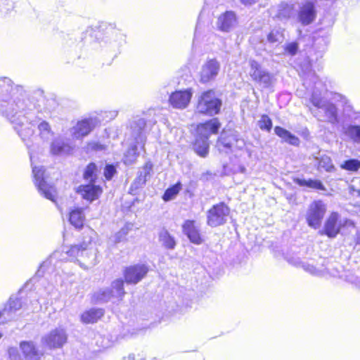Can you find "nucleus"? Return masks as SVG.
Segmentation results:
<instances>
[{"mask_svg": "<svg viewBox=\"0 0 360 360\" xmlns=\"http://www.w3.org/2000/svg\"><path fill=\"white\" fill-rule=\"evenodd\" d=\"M192 95L191 89L176 91L170 95L169 103L174 108L184 109L188 105Z\"/></svg>", "mask_w": 360, "mask_h": 360, "instance_id": "aec40b11", "label": "nucleus"}, {"mask_svg": "<svg viewBox=\"0 0 360 360\" xmlns=\"http://www.w3.org/2000/svg\"><path fill=\"white\" fill-rule=\"evenodd\" d=\"M180 190H181V184L177 183L175 185H174L173 186L167 188L165 191V192L162 196V199L165 201H169V200H172L179 193Z\"/></svg>", "mask_w": 360, "mask_h": 360, "instance_id": "79ce46f5", "label": "nucleus"}, {"mask_svg": "<svg viewBox=\"0 0 360 360\" xmlns=\"http://www.w3.org/2000/svg\"><path fill=\"white\" fill-rule=\"evenodd\" d=\"M221 106V101L212 91L203 92L199 97L196 112L200 114L213 116L218 114Z\"/></svg>", "mask_w": 360, "mask_h": 360, "instance_id": "6e6552de", "label": "nucleus"}, {"mask_svg": "<svg viewBox=\"0 0 360 360\" xmlns=\"http://www.w3.org/2000/svg\"><path fill=\"white\" fill-rule=\"evenodd\" d=\"M146 122L143 118H136L130 122L129 131L130 135L137 145H141V148H144L146 136L145 134V127Z\"/></svg>", "mask_w": 360, "mask_h": 360, "instance_id": "f3484780", "label": "nucleus"}, {"mask_svg": "<svg viewBox=\"0 0 360 360\" xmlns=\"http://www.w3.org/2000/svg\"><path fill=\"white\" fill-rule=\"evenodd\" d=\"M14 1L15 0H4V1H3L4 4L5 5V13L13 8Z\"/></svg>", "mask_w": 360, "mask_h": 360, "instance_id": "864d4df0", "label": "nucleus"}, {"mask_svg": "<svg viewBox=\"0 0 360 360\" xmlns=\"http://www.w3.org/2000/svg\"><path fill=\"white\" fill-rule=\"evenodd\" d=\"M8 355L10 360H21V357L18 353V350L15 347L8 349Z\"/></svg>", "mask_w": 360, "mask_h": 360, "instance_id": "603ef678", "label": "nucleus"}, {"mask_svg": "<svg viewBox=\"0 0 360 360\" xmlns=\"http://www.w3.org/2000/svg\"><path fill=\"white\" fill-rule=\"evenodd\" d=\"M318 167L319 169H323L328 172H331L335 170V167L332 162L331 158L327 155H323L319 158Z\"/></svg>", "mask_w": 360, "mask_h": 360, "instance_id": "ea45409f", "label": "nucleus"}, {"mask_svg": "<svg viewBox=\"0 0 360 360\" xmlns=\"http://www.w3.org/2000/svg\"><path fill=\"white\" fill-rule=\"evenodd\" d=\"M245 143L233 132L223 131L218 139L217 147L220 153H234L235 157L242 155Z\"/></svg>", "mask_w": 360, "mask_h": 360, "instance_id": "39448f33", "label": "nucleus"}, {"mask_svg": "<svg viewBox=\"0 0 360 360\" xmlns=\"http://www.w3.org/2000/svg\"><path fill=\"white\" fill-rule=\"evenodd\" d=\"M98 250L91 242V237L85 238L84 240L77 245H72L70 248H63V252L55 251L46 261L39 266L37 274L42 276L45 269L49 265H56L58 259H76L79 266L84 269H89L98 263L97 258Z\"/></svg>", "mask_w": 360, "mask_h": 360, "instance_id": "7ed1b4c3", "label": "nucleus"}, {"mask_svg": "<svg viewBox=\"0 0 360 360\" xmlns=\"http://www.w3.org/2000/svg\"><path fill=\"white\" fill-rule=\"evenodd\" d=\"M295 181L300 186H306L321 191H324L326 189L322 182L319 180L297 179Z\"/></svg>", "mask_w": 360, "mask_h": 360, "instance_id": "4c0bfd02", "label": "nucleus"}, {"mask_svg": "<svg viewBox=\"0 0 360 360\" xmlns=\"http://www.w3.org/2000/svg\"><path fill=\"white\" fill-rule=\"evenodd\" d=\"M338 97L340 98V101L344 104L343 111L347 115L350 116L351 112L353 111V107L349 103V100L345 96L338 94Z\"/></svg>", "mask_w": 360, "mask_h": 360, "instance_id": "09e8293b", "label": "nucleus"}, {"mask_svg": "<svg viewBox=\"0 0 360 360\" xmlns=\"http://www.w3.org/2000/svg\"><path fill=\"white\" fill-rule=\"evenodd\" d=\"M258 1L259 0H240V2L245 6H250L258 2Z\"/></svg>", "mask_w": 360, "mask_h": 360, "instance_id": "6e6d98bb", "label": "nucleus"}, {"mask_svg": "<svg viewBox=\"0 0 360 360\" xmlns=\"http://www.w3.org/2000/svg\"><path fill=\"white\" fill-rule=\"evenodd\" d=\"M89 146L92 149H94V150H98L100 148V145L96 143H91V144H89Z\"/></svg>", "mask_w": 360, "mask_h": 360, "instance_id": "4d7b16f0", "label": "nucleus"}, {"mask_svg": "<svg viewBox=\"0 0 360 360\" xmlns=\"http://www.w3.org/2000/svg\"><path fill=\"white\" fill-rule=\"evenodd\" d=\"M104 314V310L101 308H92L85 311L81 315V321L84 323H94L97 322Z\"/></svg>", "mask_w": 360, "mask_h": 360, "instance_id": "c85d7f7f", "label": "nucleus"}, {"mask_svg": "<svg viewBox=\"0 0 360 360\" xmlns=\"http://www.w3.org/2000/svg\"><path fill=\"white\" fill-rule=\"evenodd\" d=\"M221 124L218 119L213 118L205 123L200 124L197 127L196 136L209 140L210 135L218 133Z\"/></svg>", "mask_w": 360, "mask_h": 360, "instance_id": "5701e85b", "label": "nucleus"}, {"mask_svg": "<svg viewBox=\"0 0 360 360\" xmlns=\"http://www.w3.org/2000/svg\"><path fill=\"white\" fill-rule=\"evenodd\" d=\"M266 71L257 61H250V75L255 82L259 83Z\"/></svg>", "mask_w": 360, "mask_h": 360, "instance_id": "e433bc0d", "label": "nucleus"}, {"mask_svg": "<svg viewBox=\"0 0 360 360\" xmlns=\"http://www.w3.org/2000/svg\"><path fill=\"white\" fill-rule=\"evenodd\" d=\"M272 82L273 75L266 70L263 77H262L259 84L264 88H268L271 85Z\"/></svg>", "mask_w": 360, "mask_h": 360, "instance_id": "de8ad7c7", "label": "nucleus"}, {"mask_svg": "<svg viewBox=\"0 0 360 360\" xmlns=\"http://www.w3.org/2000/svg\"><path fill=\"white\" fill-rule=\"evenodd\" d=\"M128 359L129 360H134V354H129L128 356Z\"/></svg>", "mask_w": 360, "mask_h": 360, "instance_id": "e2e57ef3", "label": "nucleus"}, {"mask_svg": "<svg viewBox=\"0 0 360 360\" xmlns=\"http://www.w3.org/2000/svg\"><path fill=\"white\" fill-rule=\"evenodd\" d=\"M20 316H25L22 300L18 297H11L4 308L0 311V324L15 320Z\"/></svg>", "mask_w": 360, "mask_h": 360, "instance_id": "ddd939ff", "label": "nucleus"}, {"mask_svg": "<svg viewBox=\"0 0 360 360\" xmlns=\"http://www.w3.org/2000/svg\"><path fill=\"white\" fill-rule=\"evenodd\" d=\"M326 212V206L321 200H315L310 204L306 213L308 226L317 229L320 227Z\"/></svg>", "mask_w": 360, "mask_h": 360, "instance_id": "4468645a", "label": "nucleus"}, {"mask_svg": "<svg viewBox=\"0 0 360 360\" xmlns=\"http://www.w3.org/2000/svg\"><path fill=\"white\" fill-rule=\"evenodd\" d=\"M32 174L34 185L39 193L46 199L56 202V188L52 184L47 182L44 167L33 166Z\"/></svg>", "mask_w": 360, "mask_h": 360, "instance_id": "1a4fd4ad", "label": "nucleus"}, {"mask_svg": "<svg viewBox=\"0 0 360 360\" xmlns=\"http://www.w3.org/2000/svg\"><path fill=\"white\" fill-rule=\"evenodd\" d=\"M285 49L290 55L295 56L298 50V44L296 42H291L286 45Z\"/></svg>", "mask_w": 360, "mask_h": 360, "instance_id": "3c124183", "label": "nucleus"}, {"mask_svg": "<svg viewBox=\"0 0 360 360\" xmlns=\"http://www.w3.org/2000/svg\"><path fill=\"white\" fill-rule=\"evenodd\" d=\"M115 172L116 169L113 165H108L105 166L104 169V175L108 180L111 179Z\"/></svg>", "mask_w": 360, "mask_h": 360, "instance_id": "8fccbe9b", "label": "nucleus"}, {"mask_svg": "<svg viewBox=\"0 0 360 360\" xmlns=\"http://www.w3.org/2000/svg\"><path fill=\"white\" fill-rule=\"evenodd\" d=\"M352 226H354L352 221L347 218H342L338 212H333L326 219L323 230L320 233L322 235H326L328 238H334L340 232L342 227Z\"/></svg>", "mask_w": 360, "mask_h": 360, "instance_id": "9b49d317", "label": "nucleus"}, {"mask_svg": "<svg viewBox=\"0 0 360 360\" xmlns=\"http://www.w3.org/2000/svg\"><path fill=\"white\" fill-rule=\"evenodd\" d=\"M77 193L81 194L83 198L93 201L98 197V195L101 193V189L100 186L90 183L89 184L79 186L77 188Z\"/></svg>", "mask_w": 360, "mask_h": 360, "instance_id": "bb28decb", "label": "nucleus"}, {"mask_svg": "<svg viewBox=\"0 0 360 360\" xmlns=\"http://www.w3.org/2000/svg\"><path fill=\"white\" fill-rule=\"evenodd\" d=\"M47 304L46 299L37 297L35 296H30L29 300L26 299L25 301H22V311L25 315L30 313H34L41 309V304Z\"/></svg>", "mask_w": 360, "mask_h": 360, "instance_id": "a878e982", "label": "nucleus"}, {"mask_svg": "<svg viewBox=\"0 0 360 360\" xmlns=\"http://www.w3.org/2000/svg\"><path fill=\"white\" fill-rule=\"evenodd\" d=\"M311 84L313 86L309 103H309H306V105L319 121L331 124L337 123L338 122V109L335 104L324 98L326 89L314 72H309L303 79V85L306 88L308 89Z\"/></svg>", "mask_w": 360, "mask_h": 360, "instance_id": "f03ea898", "label": "nucleus"}, {"mask_svg": "<svg viewBox=\"0 0 360 360\" xmlns=\"http://www.w3.org/2000/svg\"><path fill=\"white\" fill-rule=\"evenodd\" d=\"M124 293V281L119 278L112 283L111 288H101L94 292L91 300L95 303H104L108 302L112 297L122 299Z\"/></svg>", "mask_w": 360, "mask_h": 360, "instance_id": "9d476101", "label": "nucleus"}, {"mask_svg": "<svg viewBox=\"0 0 360 360\" xmlns=\"http://www.w3.org/2000/svg\"><path fill=\"white\" fill-rule=\"evenodd\" d=\"M148 269L145 264H136L125 269L124 279L127 283L136 284L148 273Z\"/></svg>", "mask_w": 360, "mask_h": 360, "instance_id": "a211bd4d", "label": "nucleus"}, {"mask_svg": "<svg viewBox=\"0 0 360 360\" xmlns=\"http://www.w3.org/2000/svg\"><path fill=\"white\" fill-rule=\"evenodd\" d=\"M220 70V64L215 59L207 60L202 67L200 71V82L202 83L209 82L217 76Z\"/></svg>", "mask_w": 360, "mask_h": 360, "instance_id": "412c9836", "label": "nucleus"}, {"mask_svg": "<svg viewBox=\"0 0 360 360\" xmlns=\"http://www.w3.org/2000/svg\"><path fill=\"white\" fill-rule=\"evenodd\" d=\"M100 44L107 51L116 54L126 44V35L120 30L117 29L115 24L110 23L106 26L105 32Z\"/></svg>", "mask_w": 360, "mask_h": 360, "instance_id": "423d86ee", "label": "nucleus"}, {"mask_svg": "<svg viewBox=\"0 0 360 360\" xmlns=\"http://www.w3.org/2000/svg\"><path fill=\"white\" fill-rule=\"evenodd\" d=\"M135 142L131 143L130 147L125 152L123 158V162L127 165H131L136 162L137 158L139 155L138 152V146Z\"/></svg>", "mask_w": 360, "mask_h": 360, "instance_id": "72a5a7b5", "label": "nucleus"}, {"mask_svg": "<svg viewBox=\"0 0 360 360\" xmlns=\"http://www.w3.org/2000/svg\"><path fill=\"white\" fill-rule=\"evenodd\" d=\"M340 167L347 171L356 172L360 168V161L357 159H349L345 160Z\"/></svg>", "mask_w": 360, "mask_h": 360, "instance_id": "37998d69", "label": "nucleus"}, {"mask_svg": "<svg viewBox=\"0 0 360 360\" xmlns=\"http://www.w3.org/2000/svg\"><path fill=\"white\" fill-rule=\"evenodd\" d=\"M68 335L64 328H58L51 330L41 339L42 345L49 349L60 348L67 342Z\"/></svg>", "mask_w": 360, "mask_h": 360, "instance_id": "dca6fc26", "label": "nucleus"}, {"mask_svg": "<svg viewBox=\"0 0 360 360\" xmlns=\"http://www.w3.org/2000/svg\"><path fill=\"white\" fill-rule=\"evenodd\" d=\"M100 122L97 117H90L81 120L71 128V136L75 139H82L87 136Z\"/></svg>", "mask_w": 360, "mask_h": 360, "instance_id": "2eb2a0df", "label": "nucleus"}, {"mask_svg": "<svg viewBox=\"0 0 360 360\" xmlns=\"http://www.w3.org/2000/svg\"><path fill=\"white\" fill-rule=\"evenodd\" d=\"M291 13L290 7L286 4H281L278 6V14L276 17L280 19H288Z\"/></svg>", "mask_w": 360, "mask_h": 360, "instance_id": "49530a36", "label": "nucleus"}, {"mask_svg": "<svg viewBox=\"0 0 360 360\" xmlns=\"http://www.w3.org/2000/svg\"><path fill=\"white\" fill-rule=\"evenodd\" d=\"M356 240L359 244H360V229L358 230L356 233Z\"/></svg>", "mask_w": 360, "mask_h": 360, "instance_id": "bf43d9fd", "label": "nucleus"}, {"mask_svg": "<svg viewBox=\"0 0 360 360\" xmlns=\"http://www.w3.org/2000/svg\"><path fill=\"white\" fill-rule=\"evenodd\" d=\"M38 95L30 94L23 86L15 84L7 77H0V112L11 122L33 117L34 104L32 101Z\"/></svg>", "mask_w": 360, "mask_h": 360, "instance_id": "f257e3e1", "label": "nucleus"}, {"mask_svg": "<svg viewBox=\"0 0 360 360\" xmlns=\"http://www.w3.org/2000/svg\"><path fill=\"white\" fill-rule=\"evenodd\" d=\"M69 221L70 224L77 229L83 226L84 221V214L81 208H76L70 212Z\"/></svg>", "mask_w": 360, "mask_h": 360, "instance_id": "f704fd0d", "label": "nucleus"}, {"mask_svg": "<svg viewBox=\"0 0 360 360\" xmlns=\"http://www.w3.org/2000/svg\"><path fill=\"white\" fill-rule=\"evenodd\" d=\"M193 148L198 155L205 157L209 151L208 139L196 136Z\"/></svg>", "mask_w": 360, "mask_h": 360, "instance_id": "c9c22d12", "label": "nucleus"}, {"mask_svg": "<svg viewBox=\"0 0 360 360\" xmlns=\"http://www.w3.org/2000/svg\"><path fill=\"white\" fill-rule=\"evenodd\" d=\"M316 18V10L313 2L307 1L300 6L297 13V20L302 25L312 23Z\"/></svg>", "mask_w": 360, "mask_h": 360, "instance_id": "6ab92c4d", "label": "nucleus"}, {"mask_svg": "<svg viewBox=\"0 0 360 360\" xmlns=\"http://www.w3.org/2000/svg\"><path fill=\"white\" fill-rule=\"evenodd\" d=\"M354 283L355 285L360 290V278H356Z\"/></svg>", "mask_w": 360, "mask_h": 360, "instance_id": "052dcab7", "label": "nucleus"}, {"mask_svg": "<svg viewBox=\"0 0 360 360\" xmlns=\"http://www.w3.org/2000/svg\"><path fill=\"white\" fill-rule=\"evenodd\" d=\"M288 262L292 265L302 268L304 271L316 276H325L330 275L336 276V274L331 272L326 266V259L320 257L319 261L315 262L314 259L302 260L300 258H292Z\"/></svg>", "mask_w": 360, "mask_h": 360, "instance_id": "0eeeda50", "label": "nucleus"}, {"mask_svg": "<svg viewBox=\"0 0 360 360\" xmlns=\"http://www.w3.org/2000/svg\"><path fill=\"white\" fill-rule=\"evenodd\" d=\"M3 1H4V0H0V11L5 13V5Z\"/></svg>", "mask_w": 360, "mask_h": 360, "instance_id": "13d9d810", "label": "nucleus"}, {"mask_svg": "<svg viewBox=\"0 0 360 360\" xmlns=\"http://www.w3.org/2000/svg\"><path fill=\"white\" fill-rule=\"evenodd\" d=\"M153 171V164L150 162H147L144 166L139 172V175L136 178L134 184L136 186H143L147 180L150 177Z\"/></svg>", "mask_w": 360, "mask_h": 360, "instance_id": "2f4dec72", "label": "nucleus"}, {"mask_svg": "<svg viewBox=\"0 0 360 360\" xmlns=\"http://www.w3.org/2000/svg\"><path fill=\"white\" fill-rule=\"evenodd\" d=\"M274 132L283 141L290 145L298 146L300 144V139L297 136L281 127L276 126L274 128Z\"/></svg>", "mask_w": 360, "mask_h": 360, "instance_id": "7c9ffc66", "label": "nucleus"}, {"mask_svg": "<svg viewBox=\"0 0 360 360\" xmlns=\"http://www.w3.org/2000/svg\"><path fill=\"white\" fill-rule=\"evenodd\" d=\"M229 214L230 209L224 202L216 204L207 212V224L211 227L223 225L226 222Z\"/></svg>", "mask_w": 360, "mask_h": 360, "instance_id": "f8f14e48", "label": "nucleus"}, {"mask_svg": "<svg viewBox=\"0 0 360 360\" xmlns=\"http://www.w3.org/2000/svg\"><path fill=\"white\" fill-rule=\"evenodd\" d=\"M159 241L162 246L167 250H174L176 243L175 238L166 229H162L159 233Z\"/></svg>", "mask_w": 360, "mask_h": 360, "instance_id": "473e14b6", "label": "nucleus"}, {"mask_svg": "<svg viewBox=\"0 0 360 360\" xmlns=\"http://www.w3.org/2000/svg\"><path fill=\"white\" fill-rule=\"evenodd\" d=\"M283 39V34L280 29H274L267 36V40L270 43L281 42Z\"/></svg>", "mask_w": 360, "mask_h": 360, "instance_id": "a18cd8bd", "label": "nucleus"}, {"mask_svg": "<svg viewBox=\"0 0 360 360\" xmlns=\"http://www.w3.org/2000/svg\"><path fill=\"white\" fill-rule=\"evenodd\" d=\"M356 116L354 117V120H360V112H355Z\"/></svg>", "mask_w": 360, "mask_h": 360, "instance_id": "680f3d73", "label": "nucleus"}, {"mask_svg": "<svg viewBox=\"0 0 360 360\" xmlns=\"http://www.w3.org/2000/svg\"><path fill=\"white\" fill-rule=\"evenodd\" d=\"M97 171L96 165L91 162L89 164L84 171V178L90 183H94L96 179V172Z\"/></svg>", "mask_w": 360, "mask_h": 360, "instance_id": "a19ab883", "label": "nucleus"}, {"mask_svg": "<svg viewBox=\"0 0 360 360\" xmlns=\"http://www.w3.org/2000/svg\"><path fill=\"white\" fill-rule=\"evenodd\" d=\"M117 115H118V111L110 110L108 112H105V115L103 116V117L105 119L112 120L115 117H116L117 116Z\"/></svg>", "mask_w": 360, "mask_h": 360, "instance_id": "5fc2aeb1", "label": "nucleus"}, {"mask_svg": "<svg viewBox=\"0 0 360 360\" xmlns=\"http://www.w3.org/2000/svg\"><path fill=\"white\" fill-rule=\"evenodd\" d=\"M133 224L127 223L118 232H117L111 240L114 243H120L126 239L127 235L132 229Z\"/></svg>", "mask_w": 360, "mask_h": 360, "instance_id": "58836bf2", "label": "nucleus"}, {"mask_svg": "<svg viewBox=\"0 0 360 360\" xmlns=\"http://www.w3.org/2000/svg\"><path fill=\"white\" fill-rule=\"evenodd\" d=\"M258 127L262 130L270 131L272 128V121L266 115H262L260 120L257 122Z\"/></svg>", "mask_w": 360, "mask_h": 360, "instance_id": "c03bdc74", "label": "nucleus"}, {"mask_svg": "<svg viewBox=\"0 0 360 360\" xmlns=\"http://www.w3.org/2000/svg\"><path fill=\"white\" fill-rule=\"evenodd\" d=\"M345 136L356 143H360V125L348 124L342 127Z\"/></svg>", "mask_w": 360, "mask_h": 360, "instance_id": "c756f323", "label": "nucleus"}, {"mask_svg": "<svg viewBox=\"0 0 360 360\" xmlns=\"http://www.w3.org/2000/svg\"><path fill=\"white\" fill-rule=\"evenodd\" d=\"M237 23L238 19L236 13L227 11L218 17L217 27L222 32H229L236 26Z\"/></svg>", "mask_w": 360, "mask_h": 360, "instance_id": "4be33fe9", "label": "nucleus"}, {"mask_svg": "<svg viewBox=\"0 0 360 360\" xmlns=\"http://www.w3.org/2000/svg\"><path fill=\"white\" fill-rule=\"evenodd\" d=\"M194 37H195V39L196 38V32L194 34Z\"/></svg>", "mask_w": 360, "mask_h": 360, "instance_id": "0e129e2a", "label": "nucleus"}, {"mask_svg": "<svg viewBox=\"0 0 360 360\" xmlns=\"http://www.w3.org/2000/svg\"><path fill=\"white\" fill-rule=\"evenodd\" d=\"M183 233L188 238L190 241L194 244L200 245L203 240L200 233L199 227L195 226L193 220H186L182 226Z\"/></svg>", "mask_w": 360, "mask_h": 360, "instance_id": "b1692460", "label": "nucleus"}, {"mask_svg": "<svg viewBox=\"0 0 360 360\" xmlns=\"http://www.w3.org/2000/svg\"><path fill=\"white\" fill-rule=\"evenodd\" d=\"M72 148L69 141L63 137L58 136L53 140L50 147V151L53 155H62L68 154Z\"/></svg>", "mask_w": 360, "mask_h": 360, "instance_id": "393cba45", "label": "nucleus"}, {"mask_svg": "<svg viewBox=\"0 0 360 360\" xmlns=\"http://www.w3.org/2000/svg\"><path fill=\"white\" fill-rule=\"evenodd\" d=\"M1 337H2V334H1V333H0V338H1Z\"/></svg>", "mask_w": 360, "mask_h": 360, "instance_id": "69168bd1", "label": "nucleus"}, {"mask_svg": "<svg viewBox=\"0 0 360 360\" xmlns=\"http://www.w3.org/2000/svg\"><path fill=\"white\" fill-rule=\"evenodd\" d=\"M35 94L38 96L32 101L35 105L33 117L30 120H21L20 122H11L14 125L15 130L24 142L29 140L34 135V127L36 126H37L39 136L41 140L47 141L53 135L50 124L44 120V112L41 109V103L44 101L43 91L39 90L35 92Z\"/></svg>", "mask_w": 360, "mask_h": 360, "instance_id": "20e7f679", "label": "nucleus"}, {"mask_svg": "<svg viewBox=\"0 0 360 360\" xmlns=\"http://www.w3.org/2000/svg\"><path fill=\"white\" fill-rule=\"evenodd\" d=\"M20 347L27 360H39L43 355L32 342H22Z\"/></svg>", "mask_w": 360, "mask_h": 360, "instance_id": "cd10ccee", "label": "nucleus"}]
</instances>
